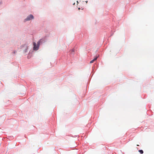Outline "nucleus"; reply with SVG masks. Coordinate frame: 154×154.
I'll list each match as a JSON object with an SVG mask.
<instances>
[{
    "mask_svg": "<svg viewBox=\"0 0 154 154\" xmlns=\"http://www.w3.org/2000/svg\"><path fill=\"white\" fill-rule=\"evenodd\" d=\"M72 51H74V49L72 50Z\"/></svg>",
    "mask_w": 154,
    "mask_h": 154,
    "instance_id": "39448f33",
    "label": "nucleus"
},
{
    "mask_svg": "<svg viewBox=\"0 0 154 154\" xmlns=\"http://www.w3.org/2000/svg\"><path fill=\"white\" fill-rule=\"evenodd\" d=\"M40 42V41H39L37 42V44L36 45V44L35 42H34L33 43V49L34 50H37L38 49L39 45V43Z\"/></svg>",
    "mask_w": 154,
    "mask_h": 154,
    "instance_id": "f257e3e1",
    "label": "nucleus"
},
{
    "mask_svg": "<svg viewBox=\"0 0 154 154\" xmlns=\"http://www.w3.org/2000/svg\"><path fill=\"white\" fill-rule=\"evenodd\" d=\"M137 146H139V145H137Z\"/></svg>",
    "mask_w": 154,
    "mask_h": 154,
    "instance_id": "423d86ee",
    "label": "nucleus"
},
{
    "mask_svg": "<svg viewBox=\"0 0 154 154\" xmlns=\"http://www.w3.org/2000/svg\"><path fill=\"white\" fill-rule=\"evenodd\" d=\"M97 57H95L93 60H91L90 61V63H93L94 62V61H95L97 60Z\"/></svg>",
    "mask_w": 154,
    "mask_h": 154,
    "instance_id": "7ed1b4c3",
    "label": "nucleus"
},
{
    "mask_svg": "<svg viewBox=\"0 0 154 154\" xmlns=\"http://www.w3.org/2000/svg\"><path fill=\"white\" fill-rule=\"evenodd\" d=\"M33 18L34 17L33 16L32 14H30L29 16H28L27 17V18L25 19V21L29 20L32 19H33Z\"/></svg>",
    "mask_w": 154,
    "mask_h": 154,
    "instance_id": "f03ea898",
    "label": "nucleus"
},
{
    "mask_svg": "<svg viewBox=\"0 0 154 154\" xmlns=\"http://www.w3.org/2000/svg\"><path fill=\"white\" fill-rule=\"evenodd\" d=\"M138 151L141 154H142L143 153V152L142 150H140Z\"/></svg>",
    "mask_w": 154,
    "mask_h": 154,
    "instance_id": "20e7f679",
    "label": "nucleus"
}]
</instances>
